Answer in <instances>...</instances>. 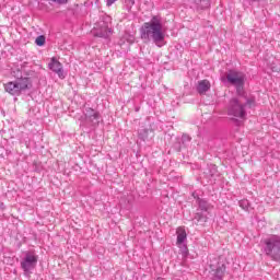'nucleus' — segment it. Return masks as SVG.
Returning a JSON list of instances; mask_svg holds the SVG:
<instances>
[{
	"label": "nucleus",
	"mask_w": 280,
	"mask_h": 280,
	"mask_svg": "<svg viewBox=\"0 0 280 280\" xmlns=\"http://www.w3.org/2000/svg\"><path fill=\"white\" fill-rule=\"evenodd\" d=\"M191 141V137H189V135L184 133L182 136V142H177L174 144V148L177 152H180V150H183V148H187V143H189Z\"/></svg>",
	"instance_id": "ddd939ff"
},
{
	"label": "nucleus",
	"mask_w": 280,
	"mask_h": 280,
	"mask_svg": "<svg viewBox=\"0 0 280 280\" xmlns=\"http://www.w3.org/2000/svg\"><path fill=\"white\" fill-rule=\"evenodd\" d=\"M226 80L232 86H236L237 95L244 94V84L246 82V75L240 71L230 70L226 74Z\"/></svg>",
	"instance_id": "39448f33"
},
{
	"label": "nucleus",
	"mask_w": 280,
	"mask_h": 280,
	"mask_svg": "<svg viewBox=\"0 0 280 280\" xmlns=\"http://www.w3.org/2000/svg\"><path fill=\"white\" fill-rule=\"evenodd\" d=\"M20 266L25 277H31L32 270H35L36 266H38V256L36 255V250L23 252Z\"/></svg>",
	"instance_id": "20e7f679"
},
{
	"label": "nucleus",
	"mask_w": 280,
	"mask_h": 280,
	"mask_svg": "<svg viewBox=\"0 0 280 280\" xmlns=\"http://www.w3.org/2000/svg\"><path fill=\"white\" fill-rule=\"evenodd\" d=\"M110 34H113V30L108 26V18H103L96 24V27L93 28V35L97 38H109Z\"/></svg>",
	"instance_id": "0eeeda50"
},
{
	"label": "nucleus",
	"mask_w": 280,
	"mask_h": 280,
	"mask_svg": "<svg viewBox=\"0 0 280 280\" xmlns=\"http://www.w3.org/2000/svg\"><path fill=\"white\" fill-rule=\"evenodd\" d=\"M156 280H163V278H158Z\"/></svg>",
	"instance_id": "b1692460"
},
{
	"label": "nucleus",
	"mask_w": 280,
	"mask_h": 280,
	"mask_svg": "<svg viewBox=\"0 0 280 280\" xmlns=\"http://www.w3.org/2000/svg\"><path fill=\"white\" fill-rule=\"evenodd\" d=\"M198 10H205L209 8V0H195Z\"/></svg>",
	"instance_id": "f3484780"
},
{
	"label": "nucleus",
	"mask_w": 280,
	"mask_h": 280,
	"mask_svg": "<svg viewBox=\"0 0 280 280\" xmlns=\"http://www.w3.org/2000/svg\"><path fill=\"white\" fill-rule=\"evenodd\" d=\"M125 3L128 12H130L132 10V5H135V0H126Z\"/></svg>",
	"instance_id": "412c9836"
},
{
	"label": "nucleus",
	"mask_w": 280,
	"mask_h": 280,
	"mask_svg": "<svg viewBox=\"0 0 280 280\" xmlns=\"http://www.w3.org/2000/svg\"><path fill=\"white\" fill-rule=\"evenodd\" d=\"M199 209L197 211H202L203 213H209V209H211V205L205 199L198 198Z\"/></svg>",
	"instance_id": "4468645a"
},
{
	"label": "nucleus",
	"mask_w": 280,
	"mask_h": 280,
	"mask_svg": "<svg viewBox=\"0 0 280 280\" xmlns=\"http://www.w3.org/2000/svg\"><path fill=\"white\" fill-rule=\"evenodd\" d=\"M55 3H59V5H63L68 0H52Z\"/></svg>",
	"instance_id": "4be33fe9"
},
{
	"label": "nucleus",
	"mask_w": 280,
	"mask_h": 280,
	"mask_svg": "<svg viewBox=\"0 0 280 280\" xmlns=\"http://www.w3.org/2000/svg\"><path fill=\"white\" fill-rule=\"evenodd\" d=\"M45 35H39L37 36V38L35 39V44L38 46V47H43V45H45Z\"/></svg>",
	"instance_id": "a211bd4d"
},
{
	"label": "nucleus",
	"mask_w": 280,
	"mask_h": 280,
	"mask_svg": "<svg viewBox=\"0 0 280 280\" xmlns=\"http://www.w3.org/2000/svg\"><path fill=\"white\" fill-rule=\"evenodd\" d=\"M150 132H152V130L141 129L138 133V137H139V139H141V141H148Z\"/></svg>",
	"instance_id": "dca6fc26"
},
{
	"label": "nucleus",
	"mask_w": 280,
	"mask_h": 280,
	"mask_svg": "<svg viewBox=\"0 0 280 280\" xmlns=\"http://www.w3.org/2000/svg\"><path fill=\"white\" fill-rule=\"evenodd\" d=\"M11 73L15 80L4 84L7 93L19 97V95L32 89V79L30 77H23V72L19 69L12 70Z\"/></svg>",
	"instance_id": "f03ea898"
},
{
	"label": "nucleus",
	"mask_w": 280,
	"mask_h": 280,
	"mask_svg": "<svg viewBox=\"0 0 280 280\" xmlns=\"http://www.w3.org/2000/svg\"><path fill=\"white\" fill-rule=\"evenodd\" d=\"M140 37L144 43L152 40L158 47H163L165 33L163 32V20L160 15L152 16L150 22H145L141 26Z\"/></svg>",
	"instance_id": "f257e3e1"
},
{
	"label": "nucleus",
	"mask_w": 280,
	"mask_h": 280,
	"mask_svg": "<svg viewBox=\"0 0 280 280\" xmlns=\"http://www.w3.org/2000/svg\"><path fill=\"white\" fill-rule=\"evenodd\" d=\"M48 69H50V71H52L54 73H57L60 80H65V69L62 68L61 62L56 59V57H52L50 59V62L48 63Z\"/></svg>",
	"instance_id": "1a4fd4ad"
},
{
	"label": "nucleus",
	"mask_w": 280,
	"mask_h": 280,
	"mask_svg": "<svg viewBox=\"0 0 280 280\" xmlns=\"http://www.w3.org/2000/svg\"><path fill=\"white\" fill-rule=\"evenodd\" d=\"M85 119L89 121V124H92V126H98L100 125V113L95 112V109L89 107L85 108Z\"/></svg>",
	"instance_id": "9d476101"
},
{
	"label": "nucleus",
	"mask_w": 280,
	"mask_h": 280,
	"mask_svg": "<svg viewBox=\"0 0 280 280\" xmlns=\"http://www.w3.org/2000/svg\"><path fill=\"white\" fill-rule=\"evenodd\" d=\"M240 207H242L245 211H248V208L250 207V202H248L247 199H243L238 201Z\"/></svg>",
	"instance_id": "6ab92c4d"
},
{
	"label": "nucleus",
	"mask_w": 280,
	"mask_h": 280,
	"mask_svg": "<svg viewBox=\"0 0 280 280\" xmlns=\"http://www.w3.org/2000/svg\"><path fill=\"white\" fill-rule=\"evenodd\" d=\"M211 90V82H209V80L205 79L201 81H198L197 84V92L199 93V95H205V93H207V91Z\"/></svg>",
	"instance_id": "f8f14e48"
},
{
	"label": "nucleus",
	"mask_w": 280,
	"mask_h": 280,
	"mask_svg": "<svg viewBox=\"0 0 280 280\" xmlns=\"http://www.w3.org/2000/svg\"><path fill=\"white\" fill-rule=\"evenodd\" d=\"M178 247L183 257H187L189 255V249L187 248V245L182 244V245H178Z\"/></svg>",
	"instance_id": "aec40b11"
},
{
	"label": "nucleus",
	"mask_w": 280,
	"mask_h": 280,
	"mask_svg": "<svg viewBox=\"0 0 280 280\" xmlns=\"http://www.w3.org/2000/svg\"><path fill=\"white\" fill-rule=\"evenodd\" d=\"M266 255H269V257H272L275 261H280V237L273 236L266 241V247H265Z\"/></svg>",
	"instance_id": "423d86ee"
},
{
	"label": "nucleus",
	"mask_w": 280,
	"mask_h": 280,
	"mask_svg": "<svg viewBox=\"0 0 280 280\" xmlns=\"http://www.w3.org/2000/svg\"><path fill=\"white\" fill-rule=\"evenodd\" d=\"M185 240H187V232L184 229L177 230V246H183L185 244Z\"/></svg>",
	"instance_id": "2eb2a0df"
},
{
	"label": "nucleus",
	"mask_w": 280,
	"mask_h": 280,
	"mask_svg": "<svg viewBox=\"0 0 280 280\" xmlns=\"http://www.w3.org/2000/svg\"><path fill=\"white\" fill-rule=\"evenodd\" d=\"M207 220H209V212L197 210L194 217V223L200 226H205V224H207Z\"/></svg>",
	"instance_id": "9b49d317"
},
{
	"label": "nucleus",
	"mask_w": 280,
	"mask_h": 280,
	"mask_svg": "<svg viewBox=\"0 0 280 280\" xmlns=\"http://www.w3.org/2000/svg\"><path fill=\"white\" fill-rule=\"evenodd\" d=\"M253 108L255 106L254 98H246L242 95L230 100L228 105V115L236 117L237 119H246V107Z\"/></svg>",
	"instance_id": "7ed1b4c3"
},
{
	"label": "nucleus",
	"mask_w": 280,
	"mask_h": 280,
	"mask_svg": "<svg viewBox=\"0 0 280 280\" xmlns=\"http://www.w3.org/2000/svg\"><path fill=\"white\" fill-rule=\"evenodd\" d=\"M115 1H117V0H106V3L108 7H110V5H113V3H115Z\"/></svg>",
	"instance_id": "5701e85b"
},
{
	"label": "nucleus",
	"mask_w": 280,
	"mask_h": 280,
	"mask_svg": "<svg viewBox=\"0 0 280 280\" xmlns=\"http://www.w3.org/2000/svg\"><path fill=\"white\" fill-rule=\"evenodd\" d=\"M210 279L211 280H224V273L226 272V265L224 261H218L215 265H210Z\"/></svg>",
	"instance_id": "6e6552de"
}]
</instances>
